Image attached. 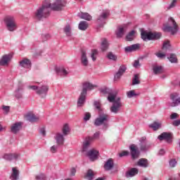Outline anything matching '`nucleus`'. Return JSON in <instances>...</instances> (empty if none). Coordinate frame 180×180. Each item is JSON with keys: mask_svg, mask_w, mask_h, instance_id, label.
I'll return each mask as SVG.
<instances>
[{"mask_svg": "<svg viewBox=\"0 0 180 180\" xmlns=\"http://www.w3.org/2000/svg\"><path fill=\"white\" fill-rule=\"evenodd\" d=\"M56 72L60 77H67L70 74V70L64 66L56 68Z\"/></svg>", "mask_w": 180, "mask_h": 180, "instance_id": "2eb2a0df", "label": "nucleus"}, {"mask_svg": "<svg viewBox=\"0 0 180 180\" xmlns=\"http://www.w3.org/2000/svg\"><path fill=\"white\" fill-rule=\"evenodd\" d=\"M109 16V10H105L102 12V13L98 16L97 19V22L103 26L105 25V20H106V18Z\"/></svg>", "mask_w": 180, "mask_h": 180, "instance_id": "f8f14e48", "label": "nucleus"}, {"mask_svg": "<svg viewBox=\"0 0 180 180\" xmlns=\"http://www.w3.org/2000/svg\"><path fill=\"white\" fill-rule=\"evenodd\" d=\"M35 85H28L27 89L34 91L39 98L43 99L47 97L49 95V91H50V86L43 82H35Z\"/></svg>", "mask_w": 180, "mask_h": 180, "instance_id": "f03ea898", "label": "nucleus"}, {"mask_svg": "<svg viewBox=\"0 0 180 180\" xmlns=\"http://www.w3.org/2000/svg\"><path fill=\"white\" fill-rule=\"evenodd\" d=\"M78 27L79 30L85 31L88 29V22L86 21H81Z\"/></svg>", "mask_w": 180, "mask_h": 180, "instance_id": "4c0bfd02", "label": "nucleus"}, {"mask_svg": "<svg viewBox=\"0 0 180 180\" xmlns=\"http://www.w3.org/2000/svg\"><path fill=\"white\" fill-rule=\"evenodd\" d=\"M96 88V85L92 84V83L89 82H85L82 84V94H88V91H92V89H95Z\"/></svg>", "mask_w": 180, "mask_h": 180, "instance_id": "9d476101", "label": "nucleus"}, {"mask_svg": "<svg viewBox=\"0 0 180 180\" xmlns=\"http://www.w3.org/2000/svg\"><path fill=\"white\" fill-rule=\"evenodd\" d=\"M176 2L177 0H172L171 4L167 7V9H172L173 8H175V6H176Z\"/></svg>", "mask_w": 180, "mask_h": 180, "instance_id": "603ef678", "label": "nucleus"}, {"mask_svg": "<svg viewBox=\"0 0 180 180\" xmlns=\"http://www.w3.org/2000/svg\"><path fill=\"white\" fill-rule=\"evenodd\" d=\"M136 30H131V32H129L127 36H126V39L128 41H131L133 40H134L135 37H136Z\"/></svg>", "mask_w": 180, "mask_h": 180, "instance_id": "f704fd0d", "label": "nucleus"}, {"mask_svg": "<svg viewBox=\"0 0 180 180\" xmlns=\"http://www.w3.org/2000/svg\"><path fill=\"white\" fill-rule=\"evenodd\" d=\"M163 30L164 32L171 33V34H176L179 30V27H178V25H176L175 20L172 18H169L167 24L164 25Z\"/></svg>", "mask_w": 180, "mask_h": 180, "instance_id": "39448f33", "label": "nucleus"}, {"mask_svg": "<svg viewBox=\"0 0 180 180\" xmlns=\"http://www.w3.org/2000/svg\"><path fill=\"white\" fill-rule=\"evenodd\" d=\"M141 47V44H135L125 47L124 51L126 53H133V51H138V50H140Z\"/></svg>", "mask_w": 180, "mask_h": 180, "instance_id": "412c9836", "label": "nucleus"}, {"mask_svg": "<svg viewBox=\"0 0 180 180\" xmlns=\"http://www.w3.org/2000/svg\"><path fill=\"white\" fill-rule=\"evenodd\" d=\"M117 98L118 97H117L116 93L113 92V91L111 90V91L108 94V101L111 103H114V102L116 101V99H117Z\"/></svg>", "mask_w": 180, "mask_h": 180, "instance_id": "7c9ffc66", "label": "nucleus"}, {"mask_svg": "<svg viewBox=\"0 0 180 180\" xmlns=\"http://www.w3.org/2000/svg\"><path fill=\"white\" fill-rule=\"evenodd\" d=\"M50 37H51L50 34H43L41 35V39H42L43 41H46V40H49V39H50Z\"/></svg>", "mask_w": 180, "mask_h": 180, "instance_id": "864d4df0", "label": "nucleus"}, {"mask_svg": "<svg viewBox=\"0 0 180 180\" xmlns=\"http://www.w3.org/2000/svg\"><path fill=\"white\" fill-rule=\"evenodd\" d=\"M94 106L98 110H101V103L99 101H94Z\"/></svg>", "mask_w": 180, "mask_h": 180, "instance_id": "052dcab7", "label": "nucleus"}, {"mask_svg": "<svg viewBox=\"0 0 180 180\" xmlns=\"http://www.w3.org/2000/svg\"><path fill=\"white\" fill-rule=\"evenodd\" d=\"M25 117H26L27 120H28V122H30L31 123H34V122H39V120H40V117H39L38 115H36L34 114H32V113L27 114Z\"/></svg>", "mask_w": 180, "mask_h": 180, "instance_id": "393cba45", "label": "nucleus"}, {"mask_svg": "<svg viewBox=\"0 0 180 180\" xmlns=\"http://www.w3.org/2000/svg\"><path fill=\"white\" fill-rule=\"evenodd\" d=\"M20 129H22V122H15L12 124L11 131V133H13V134H16L20 130Z\"/></svg>", "mask_w": 180, "mask_h": 180, "instance_id": "b1692460", "label": "nucleus"}, {"mask_svg": "<svg viewBox=\"0 0 180 180\" xmlns=\"http://www.w3.org/2000/svg\"><path fill=\"white\" fill-rule=\"evenodd\" d=\"M1 109L6 115H8V113H9V110H11V107L8 105H3Z\"/></svg>", "mask_w": 180, "mask_h": 180, "instance_id": "5fc2aeb1", "label": "nucleus"}, {"mask_svg": "<svg viewBox=\"0 0 180 180\" xmlns=\"http://www.w3.org/2000/svg\"><path fill=\"white\" fill-rule=\"evenodd\" d=\"M101 133L99 132H96L93 137H91V139H93V140H95V139H99V136H100Z\"/></svg>", "mask_w": 180, "mask_h": 180, "instance_id": "338daca9", "label": "nucleus"}, {"mask_svg": "<svg viewBox=\"0 0 180 180\" xmlns=\"http://www.w3.org/2000/svg\"><path fill=\"white\" fill-rule=\"evenodd\" d=\"M158 139L160 140V141L165 140L167 143H171V141H172V134L163 132L158 137Z\"/></svg>", "mask_w": 180, "mask_h": 180, "instance_id": "f3484780", "label": "nucleus"}, {"mask_svg": "<svg viewBox=\"0 0 180 180\" xmlns=\"http://www.w3.org/2000/svg\"><path fill=\"white\" fill-rule=\"evenodd\" d=\"M179 117V115H178V113L176 112H173L170 115L171 120H175V119H178Z\"/></svg>", "mask_w": 180, "mask_h": 180, "instance_id": "4d7b16f0", "label": "nucleus"}, {"mask_svg": "<svg viewBox=\"0 0 180 180\" xmlns=\"http://www.w3.org/2000/svg\"><path fill=\"white\" fill-rule=\"evenodd\" d=\"M22 91L23 90L22 88H18L14 92V96H15V98L18 99H20V98L22 96Z\"/></svg>", "mask_w": 180, "mask_h": 180, "instance_id": "58836bf2", "label": "nucleus"}, {"mask_svg": "<svg viewBox=\"0 0 180 180\" xmlns=\"http://www.w3.org/2000/svg\"><path fill=\"white\" fill-rule=\"evenodd\" d=\"M86 99V94L82 92L77 101V106L79 108H81V106H84V103H85Z\"/></svg>", "mask_w": 180, "mask_h": 180, "instance_id": "c85d7f7f", "label": "nucleus"}, {"mask_svg": "<svg viewBox=\"0 0 180 180\" xmlns=\"http://www.w3.org/2000/svg\"><path fill=\"white\" fill-rule=\"evenodd\" d=\"M92 141H94L93 138H91V136L86 137L83 142L82 151H88Z\"/></svg>", "mask_w": 180, "mask_h": 180, "instance_id": "5701e85b", "label": "nucleus"}, {"mask_svg": "<svg viewBox=\"0 0 180 180\" xmlns=\"http://www.w3.org/2000/svg\"><path fill=\"white\" fill-rule=\"evenodd\" d=\"M127 97L129 98V99H131V98H137V96H139L140 93L136 92V90H130L127 91Z\"/></svg>", "mask_w": 180, "mask_h": 180, "instance_id": "2f4dec72", "label": "nucleus"}, {"mask_svg": "<svg viewBox=\"0 0 180 180\" xmlns=\"http://www.w3.org/2000/svg\"><path fill=\"white\" fill-rule=\"evenodd\" d=\"M36 180H45L46 174L41 173L35 176Z\"/></svg>", "mask_w": 180, "mask_h": 180, "instance_id": "8fccbe9b", "label": "nucleus"}, {"mask_svg": "<svg viewBox=\"0 0 180 180\" xmlns=\"http://www.w3.org/2000/svg\"><path fill=\"white\" fill-rule=\"evenodd\" d=\"M87 155L91 161H96V160H98V157H99V151L91 149L88 151Z\"/></svg>", "mask_w": 180, "mask_h": 180, "instance_id": "a211bd4d", "label": "nucleus"}, {"mask_svg": "<svg viewBox=\"0 0 180 180\" xmlns=\"http://www.w3.org/2000/svg\"><path fill=\"white\" fill-rule=\"evenodd\" d=\"M151 147V144L147 142L146 137H142L140 139V150L141 151H148V150Z\"/></svg>", "mask_w": 180, "mask_h": 180, "instance_id": "4468645a", "label": "nucleus"}, {"mask_svg": "<svg viewBox=\"0 0 180 180\" xmlns=\"http://www.w3.org/2000/svg\"><path fill=\"white\" fill-rule=\"evenodd\" d=\"M138 84H140V80H139V75H135L132 80V85H137Z\"/></svg>", "mask_w": 180, "mask_h": 180, "instance_id": "09e8293b", "label": "nucleus"}, {"mask_svg": "<svg viewBox=\"0 0 180 180\" xmlns=\"http://www.w3.org/2000/svg\"><path fill=\"white\" fill-rule=\"evenodd\" d=\"M153 70L154 74L155 75L162 74V72H164V68H162V66H160V65L153 66Z\"/></svg>", "mask_w": 180, "mask_h": 180, "instance_id": "e433bc0d", "label": "nucleus"}, {"mask_svg": "<svg viewBox=\"0 0 180 180\" xmlns=\"http://www.w3.org/2000/svg\"><path fill=\"white\" fill-rule=\"evenodd\" d=\"M173 126L178 127L180 125V120H176L172 122Z\"/></svg>", "mask_w": 180, "mask_h": 180, "instance_id": "e2e57ef3", "label": "nucleus"}, {"mask_svg": "<svg viewBox=\"0 0 180 180\" xmlns=\"http://www.w3.org/2000/svg\"><path fill=\"white\" fill-rule=\"evenodd\" d=\"M122 106H123V104L122 103V98H120V97H117L115 101L112 103L111 107L110 108V110L111 113L117 115V113L120 112V109H122Z\"/></svg>", "mask_w": 180, "mask_h": 180, "instance_id": "6e6552de", "label": "nucleus"}, {"mask_svg": "<svg viewBox=\"0 0 180 180\" xmlns=\"http://www.w3.org/2000/svg\"><path fill=\"white\" fill-rule=\"evenodd\" d=\"M98 56V50L93 49L91 51V58L93 60V61H96V56Z\"/></svg>", "mask_w": 180, "mask_h": 180, "instance_id": "49530a36", "label": "nucleus"}, {"mask_svg": "<svg viewBox=\"0 0 180 180\" xmlns=\"http://www.w3.org/2000/svg\"><path fill=\"white\" fill-rule=\"evenodd\" d=\"M126 30H127V25H120L117 28V30L115 31V34H116L117 39H122V37H123V36H124V33H126Z\"/></svg>", "mask_w": 180, "mask_h": 180, "instance_id": "9b49d317", "label": "nucleus"}, {"mask_svg": "<svg viewBox=\"0 0 180 180\" xmlns=\"http://www.w3.org/2000/svg\"><path fill=\"white\" fill-rule=\"evenodd\" d=\"M137 165L142 168H147V167H148V160L144 158L140 159L137 162Z\"/></svg>", "mask_w": 180, "mask_h": 180, "instance_id": "72a5a7b5", "label": "nucleus"}, {"mask_svg": "<svg viewBox=\"0 0 180 180\" xmlns=\"http://www.w3.org/2000/svg\"><path fill=\"white\" fill-rule=\"evenodd\" d=\"M4 160L7 161H12V160H18L19 158V154L18 153H6L3 156Z\"/></svg>", "mask_w": 180, "mask_h": 180, "instance_id": "a878e982", "label": "nucleus"}, {"mask_svg": "<svg viewBox=\"0 0 180 180\" xmlns=\"http://www.w3.org/2000/svg\"><path fill=\"white\" fill-rule=\"evenodd\" d=\"M113 167H115V163L112 159H108L104 164V169L105 171H110V169H113Z\"/></svg>", "mask_w": 180, "mask_h": 180, "instance_id": "cd10ccee", "label": "nucleus"}, {"mask_svg": "<svg viewBox=\"0 0 180 180\" xmlns=\"http://www.w3.org/2000/svg\"><path fill=\"white\" fill-rule=\"evenodd\" d=\"M170 98L172 101V106H178L180 105V96L178 93H173L170 95Z\"/></svg>", "mask_w": 180, "mask_h": 180, "instance_id": "4be33fe9", "label": "nucleus"}, {"mask_svg": "<svg viewBox=\"0 0 180 180\" xmlns=\"http://www.w3.org/2000/svg\"><path fill=\"white\" fill-rule=\"evenodd\" d=\"M4 23L8 32H15L18 30V24L16 23L15 18L13 16L6 17L4 19Z\"/></svg>", "mask_w": 180, "mask_h": 180, "instance_id": "423d86ee", "label": "nucleus"}, {"mask_svg": "<svg viewBox=\"0 0 180 180\" xmlns=\"http://www.w3.org/2000/svg\"><path fill=\"white\" fill-rule=\"evenodd\" d=\"M19 65L21 70H25V72H27L32 68V61L27 58H23L19 62Z\"/></svg>", "mask_w": 180, "mask_h": 180, "instance_id": "1a4fd4ad", "label": "nucleus"}, {"mask_svg": "<svg viewBox=\"0 0 180 180\" xmlns=\"http://www.w3.org/2000/svg\"><path fill=\"white\" fill-rule=\"evenodd\" d=\"M94 171H92V169H89L85 175V178L88 180H94Z\"/></svg>", "mask_w": 180, "mask_h": 180, "instance_id": "a19ab883", "label": "nucleus"}, {"mask_svg": "<svg viewBox=\"0 0 180 180\" xmlns=\"http://www.w3.org/2000/svg\"><path fill=\"white\" fill-rule=\"evenodd\" d=\"M176 160L175 159H172L169 161V167H171V168H175V167H176Z\"/></svg>", "mask_w": 180, "mask_h": 180, "instance_id": "3c124183", "label": "nucleus"}, {"mask_svg": "<svg viewBox=\"0 0 180 180\" xmlns=\"http://www.w3.org/2000/svg\"><path fill=\"white\" fill-rule=\"evenodd\" d=\"M12 57H13L12 53L4 55L0 60V65H8L11 60H12Z\"/></svg>", "mask_w": 180, "mask_h": 180, "instance_id": "dca6fc26", "label": "nucleus"}, {"mask_svg": "<svg viewBox=\"0 0 180 180\" xmlns=\"http://www.w3.org/2000/svg\"><path fill=\"white\" fill-rule=\"evenodd\" d=\"M156 56L158 58H164V57H165V54L162 53H158Z\"/></svg>", "mask_w": 180, "mask_h": 180, "instance_id": "774afa93", "label": "nucleus"}, {"mask_svg": "<svg viewBox=\"0 0 180 180\" xmlns=\"http://www.w3.org/2000/svg\"><path fill=\"white\" fill-rule=\"evenodd\" d=\"M109 47V43L108 40L104 39L101 42V50L102 51H106V49Z\"/></svg>", "mask_w": 180, "mask_h": 180, "instance_id": "37998d69", "label": "nucleus"}, {"mask_svg": "<svg viewBox=\"0 0 180 180\" xmlns=\"http://www.w3.org/2000/svg\"><path fill=\"white\" fill-rule=\"evenodd\" d=\"M129 154V151L124 150L122 153H120V157H126Z\"/></svg>", "mask_w": 180, "mask_h": 180, "instance_id": "69168bd1", "label": "nucleus"}, {"mask_svg": "<svg viewBox=\"0 0 180 180\" xmlns=\"http://www.w3.org/2000/svg\"><path fill=\"white\" fill-rule=\"evenodd\" d=\"M69 133H70V125H68V124H65L62 129V132H58L55 136V140L57 144H58V146H63V144H64V141H65L64 138L66 136H68Z\"/></svg>", "mask_w": 180, "mask_h": 180, "instance_id": "20e7f679", "label": "nucleus"}, {"mask_svg": "<svg viewBox=\"0 0 180 180\" xmlns=\"http://www.w3.org/2000/svg\"><path fill=\"white\" fill-rule=\"evenodd\" d=\"M78 16L80 18V19H84L85 20H92V16H91V15H89L88 13H79Z\"/></svg>", "mask_w": 180, "mask_h": 180, "instance_id": "c9c22d12", "label": "nucleus"}, {"mask_svg": "<svg viewBox=\"0 0 180 180\" xmlns=\"http://www.w3.org/2000/svg\"><path fill=\"white\" fill-rule=\"evenodd\" d=\"M168 59L170 63H176L178 61V59L176 58V55L174 53H171L169 57H168Z\"/></svg>", "mask_w": 180, "mask_h": 180, "instance_id": "a18cd8bd", "label": "nucleus"}, {"mask_svg": "<svg viewBox=\"0 0 180 180\" xmlns=\"http://www.w3.org/2000/svg\"><path fill=\"white\" fill-rule=\"evenodd\" d=\"M39 133L41 134V136H46V128L42 127L39 129Z\"/></svg>", "mask_w": 180, "mask_h": 180, "instance_id": "0e129e2a", "label": "nucleus"}, {"mask_svg": "<svg viewBox=\"0 0 180 180\" xmlns=\"http://www.w3.org/2000/svg\"><path fill=\"white\" fill-rule=\"evenodd\" d=\"M137 174H139V169L134 167L126 172L125 176L126 178H133V176H135V175H137Z\"/></svg>", "mask_w": 180, "mask_h": 180, "instance_id": "bb28decb", "label": "nucleus"}, {"mask_svg": "<svg viewBox=\"0 0 180 180\" xmlns=\"http://www.w3.org/2000/svg\"><path fill=\"white\" fill-rule=\"evenodd\" d=\"M71 30H72V28L70 24L66 25L63 28V32L68 37H71V36H72Z\"/></svg>", "mask_w": 180, "mask_h": 180, "instance_id": "473e14b6", "label": "nucleus"}, {"mask_svg": "<svg viewBox=\"0 0 180 180\" xmlns=\"http://www.w3.org/2000/svg\"><path fill=\"white\" fill-rule=\"evenodd\" d=\"M126 70H127V68L126 65H122L120 67L118 71L115 73L114 76V81H119L120 78H122V76L124 72H126Z\"/></svg>", "mask_w": 180, "mask_h": 180, "instance_id": "ddd939ff", "label": "nucleus"}, {"mask_svg": "<svg viewBox=\"0 0 180 180\" xmlns=\"http://www.w3.org/2000/svg\"><path fill=\"white\" fill-rule=\"evenodd\" d=\"M107 58L108 60H111V61H117V56L112 52H108L107 54Z\"/></svg>", "mask_w": 180, "mask_h": 180, "instance_id": "79ce46f5", "label": "nucleus"}, {"mask_svg": "<svg viewBox=\"0 0 180 180\" xmlns=\"http://www.w3.org/2000/svg\"><path fill=\"white\" fill-rule=\"evenodd\" d=\"M171 47V44L169 41H166L163 43L162 50H168Z\"/></svg>", "mask_w": 180, "mask_h": 180, "instance_id": "de8ad7c7", "label": "nucleus"}, {"mask_svg": "<svg viewBox=\"0 0 180 180\" xmlns=\"http://www.w3.org/2000/svg\"><path fill=\"white\" fill-rule=\"evenodd\" d=\"M80 62L82 65L84 67H88L89 64V60H88V56H86V51H82L80 56Z\"/></svg>", "mask_w": 180, "mask_h": 180, "instance_id": "aec40b11", "label": "nucleus"}, {"mask_svg": "<svg viewBox=\"0 0 180 180\" xmlns=\"http://www.w3.org/2000/svg\"><path fill=\"white\" fill-rule=\"evenodd\" d=\"M57 150H58V146H56V145L51 146L50 148L51 153H52L53 154L57 152Z\"/></svg>", "mask_w": 180, "mask_h": 180, "instance_id": "6e6d98bb", "label": "nucleus"}, {"mask_svg": "<svg viewBox=\"0 0 180 180\" xmlns=\"http://www.w3.org/2000/svg\"><path fill=\"white\" fill-rule=\"evenodd\" d=\"M140 60H135L134 63H133V67H134V68H139L140 67Z\"/></svg>", "mask_w": 180, "mask_h": 180, "instance_id": "bf43d9fd", "label": "nucleus"}, {"mask_svg": "<svg viewBox=\"0 0 180 180\" xmlns=\"http://www.w3.org/2000/svg\"><path fill=\"white\" fill-rule=\"evenodd\" d=\"M10 179H11V180L19 179V169H18V167L12 168V173L10 176Z\"/></svg>", "mask_w": 180, "mask_h": 180, "instance_id": "c756f323", "label": "nucleus"}, {"mask_svg": "<svg viewBox=\"0 0 180 180\" xmlns=\"http://www.w3.org/2000/svg\"><path fill=\"white\" fill-rule=\"evenodd\" d=\"M65 5H67V0H56L52 4H44L37 10L35 18L40 20L43 18H47L49 13H50V9L60 11L63 10Z\"/></svg>", "mask_w": 180, "mask_h": 180, "instance_id": "f257e3e1", "label": "nucleus"}, {"mask_svg": "<svg viewBox=\"0 0 180 180\" xmlns=\"http://www.w3.org/2000/svg\"><path fill=\"white\" fill-rule=\"evenodd\" d=\"M94 125L103 126V130H108L109 128V115L108 114H99L94 121Z\"/></svg>", "mask_w": 180, "mask_h": 180, "instance_id": "7ed1b4c3", "label": "nucleus"}, {"mask_svg": "<svg viewBox=\"0 0 180 180\" xmlns=\"http://www.w3.org/2000/svg\"><path fill=\"white\" fill-rule=\"evenodd\" d=\"M111 91H112V89L108 87H103L100 89V92L101 94H103V95H109Z\"/></svg>", "mask_w": 180, "mask_h": 180, "instance_id": "c03bdc74", "label": "nucleus"}, {"mask_svg": "<svg viewBox=\"0 0 180 180\" xmlns=\"http://www.w3.org/2000/svg\"><path fill=\"white\" fill-rule=\"evenodd\" d=\"M141 39L146 41V40H158L161 39V33L160 32H147V31H141Z\"/></svg>", "mask_w": 180, "mask_h": 180, "instance_id": "0eeeda50", "label": "nucleus"}, {"mask_svg": "<svg viewBox=\"0 0 180 180\" xmlns=\"http://www.w3.org/2000/svg\"><path fill=\"white\" fill-rule=\"evenodd\" d=\"M89 119H91V113L85 112L84 117V122H88V120H89Z\"/></svg>", "mask_w": 180, "mask_h": 180, "instance_id": "13d9d810", "label": "nucleus"}, {"mask_svg": "<svg viewBox=\"0 0 180 180\" xmlns=\"http://www.w3.org/2000/svg\"><path fill=\"white\" fill-rule=\"evenodd\" d=\"M149 127L150 129H153V130H158L161 127V123L155 122L149 125Z\"/></svg>", "mask_w": 180, "mask_h": 180, "instance_id": "ea45409f", "label": "nucleus"}, {"mask_svg": "<svg viewBox=\"0 0 180 180\" xmlns=\"http://www.w3.org/2000/svg\"><path fill=\"white\" fill-rule=\"evenodd\" d=\"M131 155L133 160H136V158H139V155H140V152L139 151V148L136 146V145L132 144L129 146Z\"/></svg>", "mask_w": 180, "mask_h": 180, "instance_id": "6ab92c4d", "label": "nucleus"}, {"mask_svg": "<svg viewBox=\"0 0 180 180\" xmlns=\"http://www.w3.org/2000/svg\"><path fill=\"white\" fill-rule=\"evenodd\" d=\"M75 174H77V169H75V167H72L70 169V175L75 176Z\"/></svg>", "mask_w": 180, "mask_h": 180, "instance_id": "680f3d73", "label": "nucleus"}]
</instances>
